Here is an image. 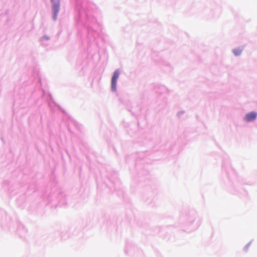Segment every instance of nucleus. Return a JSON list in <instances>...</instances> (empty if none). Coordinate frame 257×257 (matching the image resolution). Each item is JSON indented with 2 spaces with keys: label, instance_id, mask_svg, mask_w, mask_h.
Returning a JSON list of instances; mask_svg holds the SVG:
<instances>
[{
  "label": "nucleus",
  "instance_id": "obj_5",
  "mask_svg": "<svg viewBox=\"0 0 257 257\" xmlns=\"http://www.w3.org/2000/svg\"><path fill=\"white\" fill-rule=\"evenodd\" d=\"M54 0H51L52 2H53Z\"/></svg>",
  "mask_w": 257,
  "mask_h": 257
},
{
  "label": "nucleus",
  "instance_id": "obj_1",
  "mask_svg": "<svg viewBox=\"0 0 257 257\" xmlns=\"http://www.w3.org/2000/svg\"><path fill=\"white\" fill-rule=\"evenodd\" d=\"M119 76V71L116 70L114 71L111 79V89L113 91H115L116 89V82Z\"/></svg>",
  "mask_w": 257,
  "mask_h": 257
},
{
  "label": "nucleus",
  "instance_id": "obj_4",
  "mask_svg": "<svg viewBox=\"0 0 257 257\" xmlns=\"http://www.w3.org/2000/svg\"><path fill=\"white\" fill-rule=\"evenodd\" d=\"M243 50V48L241 47H238L232 50V52L234 54V55L237 56L241 54L242 51Z\"/></svg>",
  "mask_w": 257,
  "mask_h": 257
},
{
  "label": "nucleus",
  "instance_id": "obj_2",
  "mask_svg": "<svg viewBox=\"0 0 257 257\" xmlns=\"http://www.w3.org/2000/svg\"><path fill=\"white\" fill-rule=\"evenodd\" d=\"M257 116V113L255 112H250L247 113L244 117L245 121L248 122L254 120Z\"/></svg>",
  "mask_w": 257,
  "mask_h": 257
},
{
  "label": "nucleus",
  "instance_id": "obj_3",
  "mask_svg": "<svg viewBox=\"0 0 257 257\" xmlns=\"http://www.w3.org/2000/svg\"><path fill=\"white\" fill-rule=\"evenodd\" d=\"M60 2H54L53 6V11L54 13V18L56 19L57 15L59 11Z\"/></svg>",
  "mask_w": 257,
  "mask_h": 257
}]
</instances>
